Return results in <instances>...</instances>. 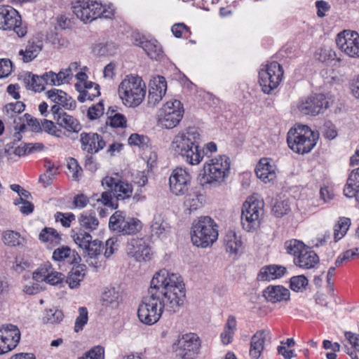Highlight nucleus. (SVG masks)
Returning a JSON list of instances; mask_svg holds the SVG:
<instances>
[{
  "label": "nucleus",
  "mask_w": 359,
  "mask_h": 359,
  "mask_svg": "<svg viewBox=\"0 0 359 359\" xmlns=\"http://www.w3.org/2000/svg\"><path fill=\"white\" fill-rule=\"evenodd\" d=\"M53 259L56 262H63L68 264L79 263L81 257L74 250L68 246H61L53 252Z\"/></svg>",
  "instance_id": "29"
},
{
  "label": "nucleus",
  "mask_w": 359,
  "mask_h": 359,
  "mask_svg": "<svg viewBox=\"0 0 359 359\" xmlns=\"http://www.w3.org/2000/svg\"><path fill=\"white\" fill-rule=\"evenodd\" d=\"M148 104L151 107L157 105L167 91V82L161 76L153 77L149 83Z\"/></svg>",
  "instance_id": "21"
},
{
  "label": "nucleus",
  "mask_w": 359,
  "mask_h": 359,
  "mask_svg": "<svg viewBox=\"0 0 359 359\" xmlns=\"http://www.w3.org/2000/svg\"><path fill=\"white\" fill-rule=\"evenodd\" d=\"M264 215V202L252 196L243 205L241 224L243 229L250 232L258 228Z\"/></svg>",
  "instance_id": "8"
},
{
  "label": "nucleus",
  "mask_w": 359,
  "mask_h": 359,
  "mask_svg": "<svg viewBox=\"0 0 359 359\" xmlns=\"http://www.w3.org/2000/svg\"><path fill=\"white\" fill-rule=\"evenodd\" d=\"M104 348L101 346H96L88 351L85 355L79 358V359H104Z\"/></svg>",
  "instance_id": "52"
},
{
  "label": "nucleus",
  "mask_w": 359,
  "mask_h": 359,
  "mask_svg": "<svg viewBox=\"0 0 359 359\" xmlns=\"http://www.w3.org/2000/svg\"><path fill=\"white\" fill-rule=\"evenodd\" d=\"M2 240L5 245L11 247L22 245L25 241L24 238L19 233L14 231H4Z\"/></svg>",
  "instance_id": "41"
},
{
  "label": "nucleus",
  "mask_w": 359,
  "mask_h": 359,
  "mask_svg": "<svg viewBox=\"0 0 359 359\" xmlns=\"http://www.w3.org/2000/svg\"><path fill=\"white\" fill-rule=\"evenodd\" d=\"M336 43L339 49L351 57H359V35L356 32L344 30L337 34Z\"/></svg>",
  "instance_id": "15"
},
{
  "label": "nucleus",
  "mask_w": 359,
  "mask_h": 359,
  "mask_svg": "<svg viewBox=\"0 0 359 359\" xmlns=\"http://www.w3.org/2000/svg\"><path fill=\"white\" fill-rule=\"evenodd\" d=\"M297 107L303 114L316 116L327 108L328 102L324 95L318 94L302 100Z\"/></svg>",
  "instance_id": "19"
},
{
  "label": "nucleus",
  "mask_w": 359,
  "mask_h": 359,
  "mask_svg": "<svg viewBox=\"0 0 359 359\" xmlns=\"http://www.w3.org/2000/svg\"><path fill=\"white\" fill-rule=\"evenodd\" d=\"M171 31L175 37L180 38L188 33L189 29L184 23H177L172 25Z\"/></svg>",
  "instance_id": "64"
},
{
  "label": "nucleus",
  "mask_w": 359,
  "mask_h": 359,
  "mask_svg": "<svg viewBox=\"0 0 359 359\" xmlns=\"http://www.w3.org/2000/svg\"><path fill=\"white\" fill-rule=\"evenodd\" d=\"M105 252L104 256L107 258L110 257L116 250H117L118 244V238L116 237H112L109 238L105 243Z\"/></svg>",
  "instance_id": "59"
},
{
  "label": "nucleus",
  "mask_w": 359,
  "mask_h": 359,
  "mask_svg": "<svg viewBox=\"0 0 359 359\" xmlns=\"http://www.w3.org/2000/svg\"><path fill=\"white\" fill-rule=\"evenodd\" d=\"M20 331L13 324H6L0 327V355L13 350L20 340Z\"/></svg>",
  "instance_id": "14"
},
{
  "label": "nucleus",
  "mask_w": 359,
  "mask_h": 359,
  "mask_svg": "<svg viewBox=\"0 0 359 359\" xmlns=\"http://www.w3.org/2000/svg\"><path fill=\"white\" fill-rule=\"evenodd\" d=\"M276 165L270 159L262 158L255 168L257 177L264 183L273 181L276 178Z\"/></svg>",
  "instance_id": "25"
},
{
  "label": "nucleus",
  "mask_w": 359,
  "mask_h": 359,
  "mask_svg": "<svg viewBox=\"0 0 359 359\" xmlns=\"http://www.w3.org/2000/svg\"><path fill=\"white\" fill-rule=\"evenodd\" d=\"M21 24V17L15 9L8 6H0L1 29H13L19 37H23L27 34V28Z\"/></svg>",
  "instance_id": "12"
},
{
  "label": "nucleus",
  "mask_w": 359,
  "mask_h": 359,
  "mask_svg": "<svg viewBox=\"0 0 359 359\" xmlns=\"http://www.w3.org/2000/svg\"><path fill=\"white\" fill-rule=\"evenodd\" d=\"M147 141L148 138L147 137L140 135L136 133L132 134L128 139V143L130 144L138 146L142 148L147 145Z\"/></svg>",
  "instance_id": "63"
},
{
  "label": "nucleus",
  "mask_w": 359,
  "mask_h": 359,
  "mask_svg": "<svg viewBox=\"0 0 359 359\" xmlns=\"http://www.w3.org/2000/svg\"><path fill=\"white\" fill-rule=\"evenodd\" d=\"M231 160L226 155H219L206 161L203 165V183L221 184L229 176Z\"/></svg>",
  "instance_id": "7"
},
{
  "label": "nucleus",
  "mask_w": 359,
  "mask_h": 359,
  "mask_svg": "<svg viewBox=\"0 0 359 359\" xmlns=\"http://www.w3.org/2000/svg\"><path fill=\"white\" fill-rule=\"evenodd\" d=\"M76 89L80 92L77 99L80 102H84L87 100H93L100 95V86L92 81L83 83V88L81 83L75 84Z\"/></svg>",
  "instance_id": "31"
},
{
  "label": "nucleus",
  "mask_w": 359,
  "mask_h": 359,
  "mask_svg": "<svg viewBox=\"0 0 359 359\" xmlns=\"http://www.w3.org/2000/svg\"><path fill=\"white\" fill-rule=\"evenodd\" d=\"M104 113V104L102 102H99L96 104L89 107L87 116L89 119L95 120L100 118Z\"/></svg>",
  "instance_id": "54"
},
{
  "label": "nucleus",
  "mask_w": 359,
  "mask_h": 359,
  "mask_svg": "<svg viewBox=\"0 0 359 359\" xmlns=\"http://www.w3.org/2000/svg\"><path fill=\"white\" fill-rule=\"evenodd\" d=\"M168 229V224L161 215H155L151 224V231L153 234L161 236Z\"/></svg>",
  "instance_id": "46"
},
{
  "label": "nucleus",
  "mask_w": 359,
  "mask_h": 359,
  "mask_svg": "<svg viewBox=\"0 0 359 359\" xmlns=\"http://www.w3.org/2000/svg\"><path fill=\"white\" fill-rule=\"evenodd\" d=\"M52 267L50 263H46L33 273L32 278L36 282L46 281L50 274Z\"/></svg>",
  "instance_id": "51"
},
{
  "label": "nucleus",
  "mask_w": 359,
  "mask_h": 359,
  "mask_svg": "<svg viewBox=\"0 0 359 359\" xmlns=\"http://www.w3.org/2000/svg\"><path fill=\"white\" fill-rule=\"evenodd\" d=\"M307 246L302 241L292 239L285 243V248L287 252L294 257H297L300 254L306 250Z\"/></svg>",
  "instance_id": "40"
},
{
  "label": "nucleus",
  "mask_w": 359,
  "mask_h": 359,
  "mask_svg": "<svg viewBox=\"0 0 359 359\" xmlns=\"http://www.w3.org/2000/svg\"><path fill=\"white\" fill-rule=\"evenodd\" d=\"M112 192L109 191H104L101 194V196L100 197L98 194L94 195L92 198V201H96L97 202H100L102 205H107V206H112L111 200H112Z\"/></svg>",
  "instance_id": "62"
},
{
  "label": "nucleus",
  "mask_w": 359,
  "mask_h": 359,
  "mask_svg": "<svg viewBox=\"0 0 359 359\" xmlns=\"http://www.w3.org/2000/svg\"><path fill=\"white\" fill-rule=\"evenodd\" d=\"M39 238L41 241L53 245L59 244L61 241L60 236L57 231L50 227H46L42 229L39 233Z\"/></svg>",
  "instance_id": "39"
},
{
  "label": "nucleus",
  "mask_w": 359,
  "mask_h": 359,
  "mask_svg": "<svg viewBox=\"0 0 359 359\" xmlns=\"http://www.w3.org/2000/svg\"><path fill=\"white\" fill-rule=\"evenodd\" d=\"M277 217H282L290 211V206L287 201H278L275 203L272 209Z\"/></svg>",
  "instance_id": "53"
},
{
  "label": "nucleus",
  "mask_w": 359,
  "mask_h": 359,
  "mask_svg": "<svg viewBox=\"0 0 359 359\" xmlns=\"http://www.w3.org/2000/svg\"><path fill=\"white\" fill-rule=\"evenodd\" d=\"M269 336V332L261 330L256 332L250 339L249 354L253 359H259L264 349L265 341Z\"/></svg>",
  "instance_id": "26"
},
{
  "label": "nucleus",
  "mask_w": 359,
  "mask_h": 359,
  "mask_svg": "<svg viewBox=\"0 0 359 359\" xmlns=\"http://www.w3.org/2000/svg\"><path fill=\"white\" fill-rule=\"evenodd\" d=\"M109 227L121 235H134L142 229L140 220L133 217H126L120 210L116 211L109 218Z\"/></svg>",
  "instance_id": "11"
},
{
  "label": "nucleus",
  "mask_w": 359,
  "mask_h": 359,
  "mask_svg": "<svg viewBox=\"0 0 359 359\" xmlns=\"http://www.w3.org/2000/svg\"><path fill=\"white\" fill-rule=\"evenodd\" d=\"M200 134L194 128H189L178 133L171 143V149L187 163L196 165L203 158V152L199 149Z\"/></svg>",
  "instance_id": "2"
},
{
  "label": "nucleus",
  "mask_w": 359,
  "mask_h": 359,
  "mask_svg": "<svg viewBox=\"0 0 359 359\" xmlns=\"http://www.w3.org/2000/svg\"><path fill=\"white\" fill-rule=\"evenodd\" d=\"M119 294L114 288L105 290L102 295V305L106 307L116 308L118 305Z\"/></svg>",
  "instance_id": "42"
},
{
  "label": "nucleus",
  "mask_w": 359,
  "mask_h": 359,
  "mask_svg": "<svg viewBox=\"0 0 359 359\" xmlns=\"http://www.w3.org/2000/svg\"><path fill=\"white\" fill-rule=\"evenodd\" d=\"M63 318L64 314L62 311L57 309H50L44 311L42 320L43 323L53 325L60 323Z\"/></svg>",
  "instance_id": "43"
},
{
  "label": "nucleus",
  "mask_w": 359,
  "mask_h": 359,
  "mask_svg": "<svg viewBox=\"0 0 359 359\" xmlns=\"http://www.w3.org/2000/svg\"><path fill=\"white\" fill-rule=\"evenodd\" d=\"M191 180V175L185 169L176 168L169 177L171 192L176 196L184 195L189 189Z\"/></svg>",
  "instance_id": "18"
},
{
  "label": "nucleus",
  "mask_w": 359,
  "mask_h": 359,
  "mask_svg": "<svg viewBox=\"0 0 359 359\" xmlns=\"http://www.w3.org/2000/svg\"><path fill=\"white\" fill-rule=\"evenodd\" d=\"M109 121L107 123H109L114 128H123L126 126V118L121 114L116 113L114 115H110L108 117Z\"/></svg>",
  "instance_id": "56"
},
{
  "label": "nucleus",
  "mask_w": 359,
  "mask_h": 359,
  "mask_svg": "<svg viewBox=\"0 0 359 359\" xmlns=\"http://www.w3.org/2000/svg\"><path fill=\"white\" fill-rule=\"evenodd\" d=\"M72 237L75 243L83 250H84L87 245H89V243L92 241L91 235L81 229L78 231L73 230Z\"/></svg>",
  "instance_id": "45"
},
{
  "label": "nucleus",
  "mask_w": 359,
  "mask_h": 359,
  "mask_svg": "<svg viewBox=\"0 0 359 359\" xmlns=\"http://www.w3.org/2000/svg\"><path fill=\"white\" fill-rule=\"evenodd\" d=\"M345 337L349 348L359 353V335L351 332H345Z\"/></svg>",
  "instance_id": "57"
},
{
  "label": "nucleus",
  "mask_w": 359,
  "mask_h": 359,
  "mask_svg": "<svg viewBox=\"0 0 359 359\" xmlns=\"http://www.w3.org/2000/svg\"><path fill=\"white\" fill-rule=\"evenodd\" d=\"M25 83L27 88L35 92H41L45 89L46 81L43 75L38 76L29 73L25 78Z\"/></svg>",
  "instance_id": "37"
},
{
  "label": "nucleus",
  "mask_w": 359,
  "mask_h": 359,
  "mask_svg": "<svg viewBox=\"0 0 359 359\" xmlns=\"http://www.w3.org/2000/svg\"><path fill=\"white\" fill-rule=\"evenodd\" d=\"M56 222H60L62 225L65 227H69L71 222L75 219V215L73 213H62L57 212L55 215Z\"/></svg>",
  "instance_id": "58"
},
{
  "label": "nucleus",
  "mask_w": 359,
  "mask_h": 359,
  "mask_svg": "<svg viewBox=\"0 0 359 359\" xmlns=\"http://www.w3.org/2000/svg\"><path fill=\"white\" fill-rule=\"evenodd\" d=\"M88 320V312L86 307L79 308V316L76 318L74 330L76 332L83 330Z\"/></svg>",
  "instance_id": "50"
},
{
  "label": "nucleus",
  "mask_w": 359,
  "mask_h": 359,
  "mask_svg": "<svg viewBox=\"0 0 359 359\" xmlns=\"http://www.w3.org/2000/svg\"><path fill=\"white\" fill-rule=\"evenodd\" d=\"M102 185L108 188L117 200L129 198L133 194L132 185L122 181L117 174L104 177L102 180Z\"/></svg>",
  "instance_id": "16"
},
{
  "label": "nucleus",
  "mask_w": 359,
  "mask_h": 359,
  "mask_svg": "<svg viewBox=\"0 0 359 359\" xmlns=\"http://www.w3.org/2000/svg\"><path fill=\"white\" fill-rule=\"evenodd\" d=\"M264 296L268 302L272 303L287 302L290 298V292L282 285H270L264 290Z\"/></svg>",
  "instance_id": "27"
},
{
  "label": "nucleus",
  "mask_w": 359,
  "mask_h": 359,
  "mask_svg": "<svg viewBox=\"0 0 359 359\" xmlns=\"http://www.w3.org/2000/svg\"><path fill=\"white\" fill-rule=\"evenodd\" d=\"M201 344L198 337L194 333L182 335L173 348L177 356L182 359H193L198 353Z\"/></svg>",
  "instance_id": "13"
},
{
  "label": "nucleus",
  "mask_w": 359,
  "mask_h": 359,
  "mask_svg": "<svg viewBox=\"0 0 359 359\" xmlns=\"http://www.w3.org/2000/svg\"><path fill=\"white\" fill-rule=\"evenodd\" d=\"M57 123L69 133H79L82 126L79 121L74 116L62 112L56 118Z\"/></svg>",
  "instance_id": "34"
},
{
  "label": "nucleus",
  "mask_w": 359,
  "mask_h": 359,
  "mask_svg": "<svg viewBox=\"0 0 359 359\" xmlns=\"http://www.w3.org/2000/svg\"><path fill=\"white\" fill-rule=\"evenodd\" d=\"M27 144H21L20 145L16 146L14 142H11L6 144L5 148V154L8 156L14 154L18 156H22L28 154Z\"/></svg>",
  "instance_id": "49"
},
{
  "label": "nucleus",
  "mask_w": 359,
  "mask_h": 359,
  "mask_svg": "<svg viewBox=\"0 0 359 359\" xmlns=\"http://www.w3.org/2000/svg\"><path fill=\"white\" fill-rule=\"evenodd\" d=\"M309 280L304 275L294 276L290 278V287L294 292H302L306 290Z\"/></svg>",
  "instance_id": "47"
},
{
  "label": "nucleus",
  "mask_w": 359,
  "mask_h": 359,
  "mask_svg": "<svg viewBox=\"0 0 359 359\" xmlns=\"http://www.w3.org/2000/svg\"><path fill=\"white\" fill-rule=\"evenodd\" d=\"M46 95L52 102L61 105L65 109L72 110L76 108V101L61 90L51 89L47 91Z\"/></svg>",
  "instance_id": "28"
},
{
  "label": "nucleus",
  "mask_w": 359,
  "mask_h": 359,
  "mask_svg": "<svg viewBox=\"0 0 359 359\" xmlns=\"http://www.w3.org/2000/svg\"><path fill=\"white\" fill-rule=\"evenodd\" d=\"M318 137V133L313 131L309 126L297 125L288 131L287 142L294 152L304 154L313 149Z\"/></svg>",
  "instance_id": "5"
},
{
  "label": "nucleus",
  "mask_w": 359,
  "mask_h": 359,
  "mask_svg": "<svg viewBox=\"0 0 359 359\" xmlns=\"http://www.w3.org/2000/svg\"><path fill=\"white\" fill-rule=\"evenodd\" d=\"M86 270L84 264H78L72 269L66 280L70 288H76L80 285L86 275Z\"/></svg>",
  "instance_id": "35"
},
{
  "label": "nucleus",
  "mask_w": 359,
  "mask_h": 359,
  "mask_svg": "<svg viewBox=\"0 0 359 359\" xmlns=\"http://www.w3.org/2000/svg\"><path fill=\"white\" fill-rule=\"evenodd\" d=\"M218 226L208 216H202L195 219L191 225V238L192 243L201 248L212 245L218 238Z\"/></svg>",
  "instance_id": "3"
},
{
  "label": "nucleus",
  "mask_w": 359,
  "mask_h": 359,
  "mask_svg": "<svg viewBox=\"0 0 359 359\" xmlns=\"http://www.w3.org/2000/svg\"><path fill=\"white\" fill-rule=\"evenodd\" d=\"M134 40L135 45L142 47L151 59L158 60L163 56L162 47L157 40H148L144 36L139 35L135 36Z\"/></svg>",
  "instance_id": "23"
},
{
  "label": "nucleus",
  "mask_w": 359,
  "mask_h": 359,
  "mask_svg": "<svg viewBox=\"0 0 359 359\" xmlns=\"http://www.w3.org/2000/svg\"><path fill=\"white\" fill-rule=\"evenodd\" d=\"M25 107L24 103L19 101L8 103L4 107V121L14 130H24L25 128V119L20 116Z\"/></svg>",
  "instance_id": "17"
},
{
  "label": "nucleus",
  "mask_w": 359,
  "mask_h": 359,
  "mask_svg": "<svg viewBox=\"0 0 359 359\" xmlns=\"http://www.w3.org/2000/svg\"><path fill=\"white\" fill-rule=\"evenodd\" d=\"M287 269L281 265H269L262 267L258 275L257 280L259 281H270L281 278L286 272Z\"/></svg>",
  "instance_id": "30"
},
{
  "label": "nucleus",
  "mask_w": 359,
  "mask_h": 359,
  "mask_svg": "<svg viewBox=\"0 0 359 359\" xmlns=\"http://www.w3.org/2000/svg\"><path fill=\"white\" fill-rule=\"evenodd\" d=\"M43 46V41L42 37L33 36L28 40L25 49H21L19 51V55H22L24 62H29L38 56Z\"/></svg>",
  "instance_id": "24"
},
{
  "label": "nucleus",
  "mask_w": 359,
  "mask_h": 359,
  "mask_svg": "<svg viewBox=\"0 0 359 359\" xmlns=\"http://www.w3.org/2000/svg\"><path fill=\"white\" fill-rule=\"evenodd\" d=\"M31 266V263L25 259L24 258L16 257L13 264V269L18 273H22L24 270L29 269Z\"/></svg>",
  "instance_id": "61"
},
{
  "label": "nucleus",
  "mask_w": 359,
  "mask_h": 359,
  "mask_svg": "<svg viewBox=\"0 0 359 359\" xmlns=\"http://www.w3.org/2000/svg\"><path fill=\"white\" fill-rule=\"evenodd\" d=\"M283 76V67L277 62H271L265 65L259 72V82L262 90L269 94L280 84Z\"/></svg>",
  "instance_id": "10"
},
{
  "label": "nucleus",
  "mask_w": 359,
  "mask_h": 359,
  "mask_svg": "<svg viewBox=\"0 0 359 359\" xmlns=\"http://www.w3.org/2000/svg\"><path fill=\"white\" fill-rule=\"evenodd\" d=\"M12 71L11 61L9 59H0V79L8 76Z\"/></svg>",
  "instance_id": "60"
},
{
  "label": "nucleus",
  "mask_w": 359,
  "mask_h": 359,
  "mask_svg": "<svg viewBox=\"0 0 359 359\" xmlns=\"http://www.w3.org/2000/svg\"><path fill=\"white\" fill-rule=\"evenodd\" d=\"M80 142L81 149L89 154L97 153L106 145L102 136L95 133H81Z\"/></svg>",
  "instance_id": "22"
},
{
  "label": "nucleus",
  "mask_w": 359,
  "mask_h": 359,
  "mask_svg": "<svg viewBox=\"0 0 359 359\" xmlns=\"http://www.w3.org/2000/svg\"><path fill=\"white\" fill-rule=\"evenodd\" d=\"M183 115L184 107L180 100L168 101L158 111V124L165 129L174 128L180 123Z\"/></svg>",
  "instance_id": "9"
},
{
  "label": "nucleus",
  "mask_w": 359,
  "mask_h": 359,
  "mask_svg": "<svg viewBox=\"0 0 359 359\" xmlns=\"http://www.w3.org/2000/svg\"><path fill=\"white\" fill-rule=\"evenodd\" d=\"M351 225V220L348 218L344 217L340 219L338 224L335 226L334 236L336 241L340 240L344 236Z\"/></svg>",
  "instance_id": "48"
},
{
  "label": "nucleus",
  "mask_w": 359,
  "mask_h": 359,
  "mask_svg": "<svg viewBox=\"0 0 359 359\" xmlns=\"http://www.w3.org/2000/svg\"><path fill=\"white\" fill-rule=\"evenodd\" d=\"M226 250L231 254H236L242 247V241L233 231L228 232L224 237Z\"/></svg>",
  "instance_id": "36"
},
{
  "label": "nucleus",
  "mask_w": 359,
  "mask_h": 359,
  "mask_svg": "<svg viewBox=\"0 0 359 359\" xmlns=\"http://www.w3.org/2000/svg\"><path fill=\"white\" fill-rule=\"evenodd\" d=\"M79 222L81 227L90 231L97 229L99 225V221L95 213L90 212H83L79 217Z\"/></svg>",
  "instance_id": "38"
},
{
  "label": "nucleus",
  "mask_w": 359,
  "mask_h": 359,
  "mask_svg": "<svg viewBox=\"0 0 359 359\" xmlns=\"http://www.w3.org/2000/svg\"><path fill=\"white\" fill-rule=\"evenodd\" d=\"M344 194L347 198L355 197L359 203V167L350 173L344 189Z\"/></svg>",
  "instance_id": "33"
},
{
  "label": "nucleus",
  "mask_w": 359,
  "mask_h": 359,
  "mask_svg": "<svg viewBox=\"0 0 359 359\" xmlns=\"http://www.w3.org/2000/svg\"><path fill=\"white\" fill-rule=\"evenodd\" d=\"M293 262L299 268L309 269L313 268L319 262V257L314 251L307 247L304 252L294 258Z\"/></svg>",
  "instance_id": "32"
},
{
  "label": "nucleus",
  "mask_w": 359,
  "mask_h": 359,
  "mask_svg": "<svg viewBox=\"0 0 359 359\" xmlns=\"http://www.w3.org/2000/svg\"><path fill=\"white\" fill-rule=\"evenodd\" d=\"M315 58L320 62H327L330 60H336L337 62H340L341 58L337 57L336 53L330 48H320L315 53Z\"/></svg>",
  "instance_id": "44"
},
{
  "label": "nucleus",
  "mask_w": 359,
  "mask_h": 359,
  "mask_svg": "<svg viewBox=\"0 0 359 359\" xmlns=\"http://www.w3.org/2000/svg\"><path fill=\"white\" fill-rule=\"evenodd\" d=\"M88 257H97L100 255L102 250V243L98 240L92 241L89 245L83 250Z\"/></svg>",
  "instance_id": "55"
},
{
  "label": "nucleus",
  "mask_w": 359,
  "mask_h": 359,
  "mask_svg": "<svg viewBox=\"0 0 359 359\" xmlns=\"http://www.w3.org/2000/svg\"><path fill=\"white\" fill-rule=\"evenodd\" d=\"M123 103L130 107L139 106L146 95V85L137 75H127L118 88Z\"/></svg>",
  "instance_id": "4"
},
{
  "label": "nucleus",
  "mask_w": 359,
  "mask_h": 359,
  "mask_svg": "<svg viewBox=\"0 0 359 359\" xmlns=\"http://www.w3.org/2000/svg\"><path fill=\"white\" fill-rule=\"evenodd\" d=\"M186 290L182 277L163 269L151 280L148 293L137 310L140 320L151 325L157 323L163 311L175 313L184 304Z\"/></svg>",
  "instance_id": "1"
},
{
  "label": "nucleus",
  "mask_w": 359,
  "mask_h": 359,
  "mask_svg": "<svg viewBox=\"0 0 359 359\" xmlns=\"http://www.w3.org/2000/svg\"><path fill=\"white\" fill-rule=\"evenodd\" d=\"M127 255L137 262L149 260L151 251L149 244L143 238H132L126 245Z\"/></svg>",
  "instance_id": "20"
},
{
  "label": "nucleus",
  "mask_w": 359,
  "mask_h": 359,
  "mask_svg": "<svg viewBox=\"0 0 359 359\" xmlns=\"http://www.w3.org/2000/svg\"><path fill=\"white\" fill-rule=\"evenodd\" d=\"M72 8L76 16L84 23L90 22L98 18L111 19L114 10L111 6L105 7L102 4L91 0H74Z\"/></svg>",
  "instance_id": "6"
}]
</instances>
